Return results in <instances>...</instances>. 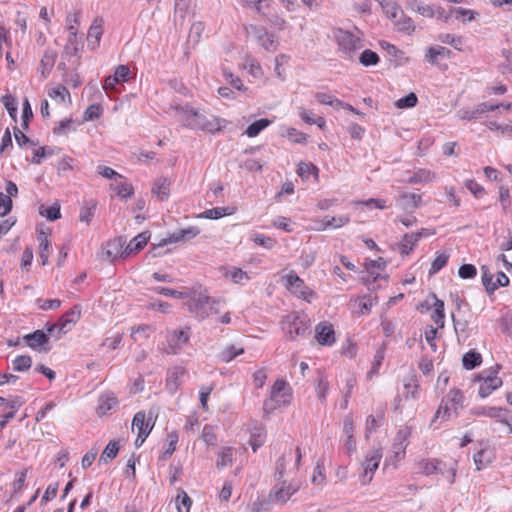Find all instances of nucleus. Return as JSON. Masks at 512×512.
<instances>
[{
	"label": "nucleus",
	"mask_w": 512,
	"mask_h": 512,
	"mask_svg": "<svg viewBox=\"0 0 512 512\" xmlns=\"http://www.w3.org/2000/svg\"><path fill=\"white\" fill-rule=\"evenodd\" d=\"M37 241L39 244V257L41 260V264L44 266L48 264L50 256L51 243L49 241V233L44 230H38Z\"/></svg>",
	"instance_id": "5701e85b"
},
{
	"label": "nucleus",
	"mask_w": 512,
	"mask_h": 512,
	"mask_svg": "<svg viewBox=\"0 0 512 512\" xmlns=\"http://www.w3.org/2000/svg\"><path fill=\"white\" fill-rule=\"evenodd\" d=\"M110 187L120 199L126 200L134 195L133 186L124 179L116 180Z\"/></svg>",
	"instance_id": "bb28decb"
},
{
	"label": "nucleus",
	"mask_w": 512,
	"mask_h": 512,
	"mask_svg": "<svg viewBox=\"0 0 512 512\" xmlns=\"http://www.w3.org/2000/svg\"><path fill=\"white\" fill-rule=\"evenodd\" d=\"M285 287L292 295L304 301L311 302L316 298V292L293 271L286 275Z\"/></svg>",
	"instance_id": "0eeeda50"
},
{
	"label": "nucleus",
	"mask_w": 512,
	"mask_h": 512,
	"mask_svg": "<svg viewBox=\"0 0 512 512\" xmlns=\"http://www.w3.org/2000/svg\"><path fill=\"white\" fill-rule=\"evenodd\" d=\"M118 400L113 393L106 392L98 399L97 414L102 417L118 408Z\"/></svg>",
	"instance_id": "aec40b11"
},
{
	"label": "nucleus",
	"mask_w": 512,
	"mask_h": 512,
	"mask_svg": "<svg viewBox=\"0 0 512 512\" xmlns=\"http://www.w3.org/2000/svg\"><path fill=\"white\" fill-rule=\"evenodd\" d=\"M79 19H80V12L75 11L73 13L68 14L67 16V23H68V30L71 35L75 36L77 34V29L79 25Z\"/></svg>",
	"instance_id": "338daca9"
},
{
	"label": "nucleus",
	"mask_w": 512,
	"mask_h": 512,
	"mask_svg": "<svg viewBox=\"0 0 512 512\" xmlns=\"http://www.w3.org/2000/svg\"><path fill=\"white\" fill-rule=\"evenodd\" d=\"M47 95L57 105L69 107L72 104V98L69 90L61 84H56L48 88Z\"/></svg>",
	"instance_id": "dca6fc26"
},
{
	"label": "nucleus",
	"mask_w": 512,
	"mask_h": 512,
	"mask_svg": "<svg viewBox=\"0 0 512 512\" xmlns=\"http://www.w3.org/2000/svg\"><path fill=\"white\" fill-rule=\"evenodd\" d=\"M421 307L431 311V318L441 320L445 318L444 302L440 300L435 294L429 295L421 304Z\"/></svg>",
	"instance_id": "6ab92c4d"
},
{
	"label": "nucleus",
	"mask_w": 512,
	"mask_h": 512,
	"mask_svg": "<svg viewBox=\"0 0 512 512\" xmlns=\"http://www.w3.org/2000/svg\"><path fill=\"white\" fill-rule=\"evenodd\" d=\"M410 434L411 432L408 427L402 428L397 432L392 446V453L395 461L404 457Z\"/></svg>",
	"instance_id": "f3484780"
},
{
	"label": "nucleus",
	"mask_w": 512,
	"mask_h": 512,
	"mask_svg": "<svg viewBox=\"0 0 512 512\" xmlns=\"http://www.w3.org/2000/svg\"><path fill=\"white\" fill-rule=\"evenodd\" d=\"M443 327L444 322H440V325L438 327L428 325L424 330L425 341L433 352L437 351V340L440 339V336L438 335V329Z\"/></svg>",
	"instance_id": "c756f323"
},
{
	"label": "nucleus",
	"mask_w": 512,
	"mask_h": 512,
	"mask_svg": "<svg viewBox=\"0 0 512 512\" xmlns=\"http://www.w3.org/2000/svg\"><path fill=\"white\" fill-rule=\"evenodd\" d=\"M150 234L148 232H142L135 236L128 244L125 243V255L126 259L136 255L141 251L148 243Z\"/></svg>",
	"instance_id": "412c9836"
},
{
	"label": "nucleus",
	"mask_w": 512,
	"mask_h": 512,
	"mask_svg": "<svg viewBox=\"0 0 512 512\" xmlns=\"http://www.w3.org/2000/svg\"><path fill=\"white\" fill-rule=\"evenodd\" d=\"M381 7L384 13L392 20H395L399 14H402L401 8L393 2L384 3L381 2Z\"/></svg>",
	"instance_id": "680f3d73"
},
{
	"label": "nucleus",
	"mask_w": 512,
	"mask_h": 512,
	"mask_svg": "<svg viewBox=\"0 0 512 512\" xmlns=\"http://www.w3.org/2000/svg\"><path fill=\"white\" fill-rule=\"evenodd\" d=\"M499 370L500 366L495 365L476 376L475 380L480 383L478 394L481 398L488 397L494 390L502 386V379L497 376Z\"/></svg>",
	"instance_id": "423d86ee"
},
{
	"label": "nucleus",
	"mask_w": 512,
	"mask_h": 512,
	"mask_svg": "<svg viewBox=\"0 0 512 512\" xmlns=\"http://www.w3.org/2000/svg\"><path fill=\"white\" fill-rule=\"evenodd\" d=\"M417 103H418L417 95L414 92H410L406 96L398 99L395 102V106L398 109H408V108L415 107L417 105Z\"/></svg>",
	"instance_id": "09e8293b"
},
{
	"label": "nucleus",
	"mask_w": 512,
	"mask_h": 512,
	"mask_svg": "<svg viewBox=\"0 0 512 512\" xmlns=\"http://www.w3.org/2000/svg\"><path fill=\"white\" fill-rule=\"evenodd\" d=\"M333 37L337 42L339 49L344 53L350 54L360 48H362L363 43L360 37L355 36L351 32L336 29L333 32Z\"/></svg>",
	"instance_id": "6e6552de"
},
{
	"label": "nucleus",
	"mask_w": 512,
	"mask_h": 512,
	"mask_svg": "<svg viewBox=\"0 0 512 512\" xmlns=\"http://www.w3.org/2000/svg\"><path fill=\"white\" fill-rule=\"evenodd\" d=\"M225 277L230 278V280L235 284H244L250 280L249 274L241 268L237 267H233L231 270H229L225 274Z\"/></svg>",
	"instance_id": "79ce46f5"
},
{
	"label": "nucleus",
	"mask_w": 512,
	"mask_h": 512,
	"mask_svg": "<svg viewBox=\"0 0 512 512\" xmlns=\"http://www.w3.org/2000/svg\"><path fill=\"white\" fill-rule=\"evenodd\" d=\"M244 353L243 348H236L235 346L231 345L226 347L219 355L220 359L223 362H230L232 361L236 356L241 355Z\"/></svg>",
	"instance_id": "6e6d98bb"
},
{
	"label": "nucleus",
	"mask_w": 512,
	"mask_h": 512,
	"mask_svg": "<svg viewBox=\"0 0 512 512\" xmlns=\"http://www.w3.org/2000/svg\"><path fill=\"white\" fill-rule=\"evenodd\" d=\"M492 460V452L488 449H482L474 455V462L477 470L486 467Z\"/></svg>",
	"instance_id": "49530a36"
},
{
	"label": "nucleus",
	"mask_w": 512,
	"mask_h": 512,
	"mask_svg": "<svg viewBox=\"0 0 512 512\" xmlns=\"http://www.w3.org/2000/svg\"><path fill=\"white\" fill-rule=\"evenodd\" d=\"M235 208L231 207H215L211 209H207L204 212L197 215V218H205V219H219L224 216H229L235 213Z\"/></svg>",
	"instance_id": "cd10ccee"
},
{
	"label": "nucleus",
	"mask_w": 512,
	"mask_h": 512,
	"mask_svg": "<svg viewBox=\"0 0 512 512\" xmlns=\"http://www.w3.org/2000/svg\"><path fill=\"white\" fill-rule=\"evenodd\" d=\"M465 397L459 389H451L448 394L442 399L431 424L440 420L446 421L454 414L457 416L459 411L464 407Z\"/></svg>",
	"instance_id": "20e7f679"
},
{
	"label": "nucleus",
	"mask_w": 512,
	"mask_h": 512,
	"mask_svg": "<svg viewBox=\"0 0 512 512\" xmlns=\"http://www.w3.org/2000/svg\"><path fill=\"white\" fill-rule=\"evenodd\" d=\"M125 240L122 237H116L107 241L102 246V257L110 262L117 259H126Z\"/></svg>",
	"instance_id": "1a4fd4ad"
},
{
	"label": "nucleus",
	"mask_w": 512,
	"mask_h": 512,
	"mask_svg": "<svg viewBox=\"0 0 512 512\" xmlns=\"http://www.w3.org/2000/svg\"><path fill=\"white\" fill-rule=\"evenodd\" d=\"M315 339L322 346H331L335 343V331L331 323L320 322L315 326Z\"/></svg>",
	"instance_id": "ddd939ff"
},
{
	"label": "nucleus",
	"mask_w": 512,
	"mask_h": 512,
	"mask_svg": "<svg viewBox=\"0 0 512 512\" xmlns=\"http://www.w3.org/2000/svg\"><path fill=\"white\" fill-rule=\"evenodd\" d=\"M441 462L437 460H422L419 462V469L425 475H431L437 472L444 473L440 467Z\"/></svg>",
	"instance_id": "a19ab883"
},
{
	"label": "nucleus",
	"mask_w": 512,
	"mask_h": 512,
	"mask_svg": "<svg viewBox=\"0 0 512 512\" xmlns=\"http://www.w3.org/2000/svg\"><path fill=\"white\" fill-rule=\"evenodd\" d=\"M297 174L302 179H308L311 174H315V176L317 177L318 176V168L311 163L301 162L298 164Z\"/></svg>",
	"instance_id": "603ef678"
},
{
	"label": "nucleus",
	"mask_w": 512,
	"mask_h": 512,
	"mask_svg": "<svg viewBox=\"0 0 512 512\" xmlns=\"http://www.w3.org/2000/svg\"><path fill=\"white\" fill-rule=\"evenodd\" d=\"M191 505V498L185 491L181 490L176 497V507L178 512H189Z\"/></svg>",
	"instance_id": "8fccbe9b"
},
{
	"label": "nucleus",
	"mask_w": 512,
	"mask_h": 512,
	"mask_svg": "<svg viewBox=\"0 0 512 512\" xmlns=\"http://www.w3.org/2000/svg\"><path fill=\"white\" fill-rule=\"evenodd\" d=\"M118 451H119L118 442H116V441L109 442L100 455L99 464H101V463L106 464V463L112 461L117 456Z\"/></svg>",
	"instance_id": "4c0bfd02"
},
{
	"label": "nucleus",
	"mask_w": 512,
	"mask_h": 512,
	"mask_svg": "<svg viewBox=\"0 0 512 512\" xmlns=\"http://www.w3.org/2000/svg\"><path fill=\"white\" fill-rule=\"evenodd\" d=\"M286 136L289 139V141L295 144H305L308 139V135L306 133L298 131L293 127H289L287 129Z\"/></svg>",
	"instance_id": "5fc2aeb1"
},
{
	"label": "nucleus",
	"mask_w": 512,
	"mask_h": 512,
	"mask_svg": "<svg viewBox=\"0 0 512 512\" xmlns=\"http://www.w3.org/2000/svg\"><path fill=\"white\" fill-rule=\"evenodd\" d=\"M435 179V174L428 169H419L412 176L409 177L408 183H430Z\"/></svg>",
	"instance_id": "f704fd0d"
},
{
	"label": "nucleus",
	"mask_w": 512,
	"mask_h": 512,
	"mask_svg": "<svg viewBox=\"0 0 512 512\" xmlns=\"http://www.w3.org/2000/svg\"><path fill=\"white\" fill-rule=\"evenodd\" d=\"M104 32V20L101 17H96L87 34V44L90 49H96L100 45V41Z\"/></svg>",
	"instance_id": "a211bd4d"
},
{
	"label": "nucleus",
	"mask_w": 512,
	"mask_h": 512,
	"mask_svg": "<svg viewBox=\"0 0 512 512\" xmlns=\"http://www.w3.org/2000/svg\"><path fill=\"white\" fill-rule=\"evenodd\" d=\"M482 362L481 354L475 351H469L463 355V367L467 370H472L479 366Z\"/></svg>",
	"instance_id": "58836bf2"
},
{
	"label": "nucleus",
	"mask_w": 512,
	"mask_h": 512,
	"mask_svg": "<svg viewBox=\"0 0 512 512\" xmlns=\"http://www.w3.org/2000/svg\"><path fill=\"white\" fill-rule=\"evenodd\" d=\"M12 365L13 370L17 372H24L30 369L32 365V359L28 355H19L13 360Z\"/></svg>",
	"instance_id": "de8ad7c7"
},
{
	"label": "nucleus",
	"mask_w": 512,
	"mask_h": 512,
	"mask_svg": "<svg viewBox=\"0 0 512 512\" xmlns=\"http://www.w3.org/2000/svg\"><path fill=\"white\" fill-rule=\"evenodd\" d=\"M189 328L186 327L180 330H172L167 333L166 341L167 347L165 351L168 354H177L182 346L188 342L190 338Z\"/></svg>",
	"instance_id": "9d476101"
},
{
	"label": "nucleus",
	"mask_w": 512,
	"mask_h": 512,
	"mask_svg": "<svg viewBox=\"0 0 512 512\" xmlns=\"http://www.w3.org/2000/svg\"><path fill=\"white\" fill-rule=\"evenodd\" d=\"M381 458V449H374L366 456L365 461L362 464L363 473L360 475V481L363 485L368 484L372 480L373 474L377 470Z\"/></svg>",
	"instance_id": "9b49d317"
},
{
	"label": "nucleus",
	"mask_w": 512,
	"mask_h": 512,
	"mask_svg": "<svg viewBox=\"0 0 512 512\" xmlns=\"http://www.w3.org/2000/svg\"><path fill=\"white\" fill-rule=\"evenodd\" d=\"M1 102L4 107L7 109L9 115L12 118L16 117L17 114V101L14 96L11 94H5L1 97Z\"/></svg>",
	"instance_id": "4d7b16f0"
},
{
	"label": "nucleus",
	"mask_w": 512,
	"mask_h": 512,
	"mask_svg": "<svg viewBox=\"0 0 512 512\" xmlns=\"http://www.w3.org/2000/svg\"><path fill=\"white\" fill-rule=\"evenodd\" d=\"M355 205H362L367 208H375L379 210H385L390 207L386 199L370 198L367 200L354 201Z\"/></svg>",
	"instance_id": "37998d69"
},
{
	"label": "nucleus",
	"mask_w": 512,
	"mask_h": 512,
	"mask_svg": "<svg viewBox=\"0 0 512 512\" xmlns=\"http://www.w3.org/2000/svg\"><path fill=\"white\" fill-rule=\"evenodd\" d=\"M349 222L350 216L348 214H342L339 216H325L322 219L314 221V230L324 231L327 229H338L346 226Z\"/></svg>",
	"instance_id": "f8f14e48"
},
{
	"label": "nucleus",
	"mask_w": 512,
	"mask_h": 512,
	"mask_svg": "<svg viewBox=\"0 0 512 512\" xmlns=\"http://www.w3.org/2000/svg\"><path fill=\"white\" fill-rule=\"evenodd\" d=\"M271 123H272V121H270L268 119H265V118L259 119L255 122L251 123L246 128L245 134L250 138L256 137L262 130L267 128Z\"/></svg>",
	"instance_id": "ea45409f"
},
{
	"label": "nucleus",
	"mask_w": 512,
	"mask_h": 512,
	"mask_svg": "<svg viewBox=\"0 0 512 512\" xmlns=\"http://www.w3.org/2000/svg\"><path fill=\"white\" fill-rule=\"evenodd\" d=\"M177 112L179 121L183 126L193 130L215 133L221 131L226 126V120L216 116L207 118L191 107H181L177 109Z\"/></svg>",
	"instance_id": "f03ea898"
},
{
	"label": "nucleus",
	"mask_w": 512,
	"mask_h": 512,
	"mask_svg": "<svg viewBox=\"0 0 512 512\" xmlns=\"http://www.w3.org/2000/svg\"><path fill=\"white\" fill-rule=\"evenodd\" d=\"M314 96L318 103L322 105H329L337 110L341 109V106L343 105V101L329 93L317 92Z\"/></svg>",
	"instance_id": "72a5a7b5"
},
{
	"label": "nucleus",
	"mask_w": 512,
	"mask_h": 512,
	"mask_svg": "<svg viewBox=\"0 0 512 512\" xmlns=\"http://www.w3.org/2000/svg\"><path fill=\"white\" fill-rule=\"evenodd\" d=\"M56 61V54L53 51L47 50L44 52L40 61V71L44 78L48 76Z\"/></svg>",
	"instance_id": "7c9ffc66"
},
{
	"label": "nucleus",
	"mask_w": 512,
	"mask_h": 512,
	"mask_svg": "<svg viewBox=\"0 0 512 512\" xmlns=\"http://www.w3.org/2000/svg\"><path fill=\"white\" fill-rule=\"evenodd\" d=\"M39 214L49 221H55L61 218V206L58 202L53 203L51 206L41 205L39 207Z\"/></svg>",
	"instance_id": "2f4dec72"
},
{
	"label": "nucleus",
	"mask_w": 512,
	"mask_h": 512,
	"mask_svg": "<svg viewBox=\"0 0 512 512\" xmlns=\"http://www.w3.org/2000/svg\"><path fill=\"white\" fill-rule=\"evenodd\" d=\"M499 202L504 211H506L511 205L510 190L504 185L499 187Z\"/></svg>",
	"instance_id": "774afa93"
},
{
	"label": "nucleus",
	"mask_w": 512,
	"mask_h": 512,
	"mask_svg": "<svg viewBox=\"0 0 512 512\" xmlns=\"http://www.w3.org/2000/svg\"><path fill=\"white\" fill-rule=\"evenodd\" d=\"M293 457L294 455L290 449L277 460L275 474L279 483L274 487L270 494V498L273 502L284 504L298 490V486L287 483L286 480H282L284 474L286 473V462H291ZM301 457L302 455L300 448H297L295 451V464L293 466L294 470L298 469Z\"/></svg>",
	"instance_id": "f257e3e1"
},
{
	"label": "nucleus",
	"mask_w": 512,
	"mask_h": 512,
	"mask_svg": "<svg viewBox=\"0 0 512 512\" xmlns=\"http://www.w3.org/2000/svg\"><path fill=\"white\" fill-rule=\"evenodd\" d=\"M449 257L450 255L446 251L437 252L431 263L429 275H434L438 273L442 268H444L448 263Z\"/></svg>",
	"instance_id": "e433bc0d"
},
{
	"label": "nucleus",
	"mask_w": 512,
	"mask_h": 512,
	"mask_svg": "<svg viewBox=\"0 0 512 512\" xmlns=\"http://www.w3.org/2000/svg\"><path fill=\"white\" fill-rule=\"evenodd\" d=\"M266 439V432L263 428H255L250 435L249 444L253 451L256 452L261 447Z\"/></svg>",
	"instance_id": "c03bdc74"
},
{
	"label": "nucleus",
	"mask_w": 512,
	"mask_h": 512,
	"mask_svg": "<svg viewBox=\"0 0 512 512\" xmlns=\"http://www.w3.org/2000/svg\"><path fill=\"white\" fill-rule=\"evenodd\" d=\"M426 231H427L426 229H422L421 231H418V232H413V233L405 234L402 237V239H401V241L399 243V246H398L399 253L402 256L410 255V253L417 246V244H418L419 240L421 239V237L423 235H429L428 233H425Z\"/></svg>",
	"instance_id": "2eb2a0df"
},
{
	"label": "nucleus",
	"mask_w": 512,
	"mask_h": 512,
	"mask_svg": "<svg viewBox=\"0 0 512 512\" xmlns=\"http://www.w3.org/2000/svg\"><path fill=\"white\" fill-rule=\"evenodd\" d=\"M71 322H61V325L53 323L52 325H46L45 329L36 330L32 333L26 334L22 337L23 341L28 347L39 352H47L50 350L48 346L49 338L56 336L59 338L62 334H66L71 328H67V324Z\"/></svg>",
	"instance_id": "7ed1b4c3"
},
{
	"label": "nucleus",
	"mask_w": 512,
	"mask_h": 512,
	"mask_svg": "<svg viewBox=\"0 0 512 512\" xmlns=\"http://www.w3.org/2000/svg\"><path fill=\"white\" fill-rule=\"evenodd\" d=\"M450 14L455 16L456 19L461 20L463 23L473 21L479 15L478 12L463 7L450 9Z\"/></svg>",
	"instance_id": "c9c22d12"
},
{
	"label": "nucleus",
	"mask_w": 512,
	"mask_h": 512,
	"mask_svg": "<svg viewBox=\"0 0 512 512\" xmlns=\"http://www.w3.org/2000/svg\"><path fill=\"white\" fill-rule=\"evenodd\" d=\"M154 423L155 420L152 412H149L148 418L146 419L145 412L139 411L133 417L132 426L138 429L140 438L143 435L144 437H147L150 434L154 426Z\"/></svg>",
	"instance_id": "4468645a"
},
{
	"label": "nucleus",
	"mask_w": 512,
	"mask_h": 512,
	"mask_svg": "<svg viewBox=\"0 0 512 512\" xmlns=\"http://www.w3.org/2000/svg\"><path fill=\"white\" fill-rule=\"evenodd\" d=\"M167 440H168V444H167V448L165 449L163 455H162V459H167L169 458L173 452L175 451L176 449V444L178 442V435L176 432H171L168 434V437H167Z\"/></svg>",
	"instance_id": "e2e57ef3"
},
{
	"label": "nucleus",
	"mask_w": 512,
	"mask_h": 512,
	"mask_svg": "<svg viewBox=\"0 0 512 512\" xmlns=\"http://www.w3.org/2000/svg\"><path fill=\"white\" fill-rule=\"evenodd\" d=\"M440 40L443 43L451 45L452 47H454L458 51H462L463 50V48H462L463 38L461 36L447 33V34H444V35L440 36Z\"/></svg>",
	"instance_id": "bf43d9fd"
},
{
	"label": "nucleus",
	"mask_w": 512,
	"mask_h": 512,
	"mask_svg": "<svg viewBox=\"0 0 512 512\" xmlns=\"http://www.w3.org/2000/svg\"><path fill=\"white\" fill-rule=\"evenodd\" d=\"M200 233V229L196 226H190L185 229L175 231L163 240V244L177 243L185 240L192 239Z\"/></svg>",
	"instance_id": "4be33fe9"
},
{
	"label": "nucleus",
	"mask_w": 512,
	"mask_h": 512,
	"mask_svg": "<svg viewBox=\"0 0 512 512\" xmlns=\"http://www.w3.org/2000/svg\"><path fill=\"white\" fill-rule=\"evenodd\" d=\"M97 172L102 177L108 178V179L114 178L115 181L124 179V177L121 174L117 173L114 169H112L108 166H103V165L98 166Z\"/></svg>",
	"instance_id": "0e129e2a"
},
{
	"label": "nucleus",
	"mask_w": 512,
	"mask_h": 512,
	"mask_svg": "<svg viewBox=\"0 0 512 512\" xmlns=\"http://www.w3.org/2000/svg\"><path fill=\"white\" fill-rule=\"evenodd\" d=\"M504 409L500 407H481L475 410V414L484 415L490 418H495L500 421L503 416Z\"/></svg>",
	"instance_id": "864d4df0"
},
{
	"label": "nucleus",
	"mask_w": 512,
	"mask_h": 512,
	"mask_svg": "<svg viewBox=\"0 0 512 512\" xmlns=\"http://www.w3.org/2000/svg\"><path fill=\"white\" fill-rule=\"evenodd\" d=\"M286 326L283 330L288 335L289 339L294 340L296 336H305L310 333L307 322H285Z\"/></svg>",
	"instance_id": "393cba45"
},
{
	"label": "nucleus",
	"mask_w": 512,
	"mask_h": 512,
	"mask_svg": "<svg viewBox=\"0 0 512 512\" xmlns=\"http://www.w3.org/2000/svg\"><path fill=\"white\" fill-rule=\"evenodd\" d=\"M287 386L286 381L283 379H278L274 382L270 391V397L263 403L265 415L272 413L277 408L290 402V394L286 391Z\"/></svg>",
	"instance_id": "39448f33"
},
{
	"label": "nucleus",
	"mask_w": 512,
	"mask_h": 512,
	"mask_svg": "<svg viewBox=\"0 0 512 512\" xmlns=\"http://www.w3.org/2000/svg\"><path fill=\"white\" fill-rule=\"evenodd\" d=\"M397 201L402 209H417L421 206L422 197L420 194L403 192L399 195Z\"/></svg>",
	"instance_id": "a878e982"
},
{
	"label": "nucleus",
	"mask_w": 512,
	"mask_h": 512,
	"mask_svg": "<svg viewBox=\"0 0 512 512\" xmlns=\"http://www.w3.org/2000/svg\"><path fill=\"white\" fill-rule=\"evenodd\" d=\"M359 61L364 66L376 65L379 62V56L376 52L366 49L361 53Z\"/></svg>",
	"instance_id": "13d9d810"
},
{
	"label": "nucleus",
	"mask_w": 512,
	"mask_h": 512,
	"mask_svg": "<svg viewBox=\"0 0 512 512\" xmlns=\"http://www.w3.org/2000/svg\"><path fill=\"white\" fill-rule=\"evenodd\" d=\"M153 329L149 324H141L131 328V337L135 341L142 340L152 333Z\"/></svg>",
	"instance_id": "3c124183"
},
{
	"label": "nucleus",
	"mask_w": 512,
	"mask_h": 512,
	"mask_svg": "<svg viewBox=\"0 0 512 512\" xmlns=\"http://www.w3.org/2000/svg\"><path fill=\"white\" fill-rule=\"evenodd\" d=\"M235 449L232 447H222L218 453V459L216 462L217 468H224L232 465Z\"/></svg>",
	"instance_id": "473e14b6"
},
{
	"label": "nucleus",
	"mask_w": 512,
	"mask_h": 512,
	"mask_svg": "<svg viewBox=\"0 0 512 512\" xmlns=\"http://www.w3.org/2000/svg\"><path fill=\"white\" fill-rule=\"evenodd\" d=\"M351 305L359 316H365L373 306V300L370 296H362L352 300Z\"/></svg>",
	"instance_id": "c85d7f7f"
},
{
	"label": "nucleus",
	"mask_w": 512,
	"mask_h": 512,
	"mask_svg": "<svg viewBox=\"0 0 512 512\" xmlns=\"http://www.w3.org/2000/svg\"><path fill=\"white\" fill-rule=\"evenodd\" d=\"M170 186L171 182L168 178L159 177L154 181L151 192L158 200L165 201L170 195Z\"/></svg>",
	"instance_id": "b1692460"
},
{
	"label": "nucleus",
	"mask_w": 512,
	"mask_h": 512,
	"mask_svg": "<svg viewBox=\"0 0 512 512\" xmlns=\"http://www.w3.org/2000/svg\"><path fill=\"white\" fill-rule=\"evenodd\" d=\"M450 55H451V51L446 49L445 47H442V46L429 47L426 52V59L430 64L434 65L437 62L438 56L449 57Z\"/></svg>",
	"instance_id": "a18cd8bd"
},
{
	"label": "nucleus",
	"mask_w": 512,
	"mask_h": 512,
	"mask_svg": "<svg viewBox=\"0 0 512 512\" xmlns=\"http://www.w3.org/2000/svg\"><path fill=\"white\" fill-rule=\"evenodd\" d=\"M262 47L268 51H275L277 47V40L274 35L265 33L259 38Z\"/></svg>",
	"instance_id": "69168bd1"
},
{
	"label": "nucleus",
	"mask_w": 512,
	"mask_h": 512,
	"mask_svg": "<svg viewBox=\"0 0 512 512\" xmlns=\"http://www.w3.org/2000/svg\"><path fill=\"white\" fill-rule=\"evenodd\" d=\"M102 114V108L99 104H91L84 111L83 120L85 122L98 119Z\"/></svg>",
	"instance_id": "052dcab7"
}]
</instances>
